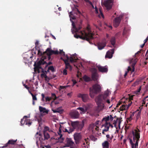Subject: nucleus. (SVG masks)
Wrapping results in <instances>:
<instances>
[{
  "mask_svg": "<svg viewBox=\"0 0 148 148\" xmlns=\"http://www.w3.org/2000/svg\"><path fill=\"white\" fill-rule=\"evenodd\" d=\"M113 2L114 0H106L104 1L102 4L107 9L109 10L112 8Z\"/></svg>",
  "mask_w": 148,
  "mask_h": 148,
  "instance_id": "8",
  "label": "nucleus"
},
{
  "mask_svg": "<svg viewBox=\"0 0 148 148\" xmlns=\"http://www.w3.org/2000/svg\"><path fill=\"white\" fill-rule=\"evenodd\" d=\"M46 63V62L44 61L43 60L39 61L37 63L35 62L34 65V70L35 72H37L38 73H40V69H41L42 73L41 75V77H44L45 80H47V78H48V80H49V79L48 78L47 76L46 75V74L44 72L43 69L40 66L42 64H44Z\"/></svg>",
  "mask_w": 148,
  "mask_h": 148,
  "instance_id": "2",
  "label": "nucleus"
},
{
  "mask_svg": "<svg viewBox=\"0 0 148 148\" xmlns=\"http://www.w3.org/2000/svg\"><path fill=\"white\" fill-rule=\"evenodd\" d=\"M90 138L92 140L94 141H95L97 139V138H96L93 135H92L90 136Z\"/></svg>",
  "mask_w": 148,
  "mask_h": 148,
  "instance_id": "39",
  "label": "nucleus"
},
{
  "mask_svg": "<svg viewBox=\"0 0 148 148\" xmlns=\"http://www.w3.org/2000/svg\"><path fill=\"white\" fill-rule=\"evenodd\" d=\"M74 138L75 143L78 144L82 138V136L80 133H76L74 135Z\"/></svg>",
  "mask_w": 148,
  "mask_h": 148,
  "instance_id": "12",
  "label": "nucleus"
},
{
  "mask_svg": "<svg viewBox=\"0 0 148 148\" xmlns=\"http://www.w3.org/2000/svg\"><path fill=\"white\" fill-rule=\"evenodd\" d=\"M64 62L65 64V69H69L70 70L72 69V67L69 62H67V60H64Z\"/></svg>",
  "mask_w": 148,
  "mask_h": 148,
  "instance_id": "25",
  "label": "nucleus"
},
{
  "mask_svg": "<svg viewBox=\"0 0 148 148\" xmlns=\"http://www.w3.org/2000/svg\"><path fill=\"white\" fill-rule=\"evenodd\" d=\"M95 9L96 13L97 14L98 13V8L96 6H95Z\"/></svg>",
  "mask_w": 148,
  "mask_h": 148,
  "instance_id": "53",
  "label": "nucleus"
},
{
  "mask_svg": "<svg viewBox=\"0 0 148 148\" xmlns=\"http://www.w3.org/2000/svg\"><path fill=\"white\" fill-rule=\"evenodd\" d=\"M51 97L52 99H53V100H55L57 98V97H56L55 94L54 93H52L51 94Z\"/></svg>",
  "mask_w": 148,
  "mask_h": 148,
  "instance_id": "38",
  "label": "nucleus"
},
{
  "mask_svg": "<svg viewBox=\"0 0 148 148\" xmlns=\"http://www.w3.org/2000/svg\"><path fill=\"white\" fill-rule=\"evenodd\" d=\"M63 131L65 132H67L69 134H70L73 132V130L71 129V127H68V129H65L64 130H63Z\"/></svg>",
  "mask_w": 148,
  "mask_h": 148,
  "instance_id": "30",
  "label": "nucleus"
},
{
  "mask_svg": "<svg viewBox=\"0 0 148 148\" xmlns=\"http://www.w3.org/2000/svg\"><path fill=\"white\" fill-rule=\"evenodd\" d=\"M49 128L48 127L46 126L44 128V131H45V132H47V130H49Z\"/></svg>",
  "mask_w": 148,
  "mask_h": 148,
  "instance_id": "49",
  "label": "nucleus"
},
{
  "mask_svg": "<svg viewBox=\"0 0 148 148\" xmlns=\"http://www.w3.org/2000/svg\"><path fill=\"white\" fill-rule=\"evenodd\" d=\"M84 140H85V142H86V144L87 145H89V144H90L89 142L87 141V139L86 138H85L84 139Z\"/></svg>",
  "mask_w": 148,
  "mask_h": 148,
  "instance_id": "58",
  "label": "nucleus"
},
{
  "mask_svg": "<svg viewBox=\"0 0 148 148\" xmlns=\"http://www.w3.org/2000/svg\"><path fill=\"white\" fill-rule=\"evenodd\" d=\"M52 110L53 111V112L54 113L58 112L61 113H62V111H57L56 110H54L53 109H52Z\"/></svg>",
  "mask_w": 148,
  "mask_h": 148,
  "instance_id": "43",
  "label": "nucleus"
},
{
  "mask_svg": "<svg viewBox=\"0 0 148 148\" xmlns=\"http://www.w3.org/2000/svg\"><path fill=\"white\" fill-rule=\"evenodd\" d=\"M72 25L73 26V28L71 29V32L73 34L78 32V31L81 28L80 26H79L78 27H76L74 23L73 22L72 23Z\"/></svg>",
  "mask_w": 148,
  "mask_h": 148,
  "instance_id": "17",
  "label": "nucleus"
},
{
  "mask_svg": "<svg viewBox=\"0 0 148 148\" xmlns=\"http://www.w3.org/2000/svg\"><path fill=\"white\" fill-rule=\"evenodd\" d=\"M123 99H123L122 100H123ZM121 102H124V101H119L116 107H118L122 103Z\"/></svg>",
  "mask_w": 148,
  "mask_h": 148,
  "instance_id": "45",
  "label": "nucleus"
},
{
  "mask_svg": "<svg viewBox=\"0 0 148 148\" xmlns=\"http://www.w3.org/2000/svg\"><path fill=\"white\" fill-rule=\"evenodd\" d=\"M78 97L81 98L83 101L85 102H87L89 100V96L87 94L80 93L78 95Z\"/></svg>",
  "mask_w": 148,
  "mask_h": 148,
  "instance_id": "14",
  "label": "nucleus"
},
{
  "mask_svg": "<svg viewBox=\"0 0 148 148\" xmlns=\"http://www.w3.org/2000/svg\"><path fill=\"white\" fill-rule=\"evenodd\" d=\"M97 67L99 71L102 73H106L108 71V67L107 66H97Z\"/></svg>",
  "mask_w": 148,
  "mask_h": 148,
  "instance_id": "13",
  "label": "nucleus"
},
{
  "mask_svg": "<svg viewBox=\"0 0 148 148\" xmlns=\"http://www.w3.org/2000/svg\"><path fill=\"white\" fill-rule=\"evenodd\" d=\"M59 53L61 54L62 55V56H66L65 52H64L62 50H60V52H59Z\"/></svg>",
  "mask_w": 148,
  "mask_h": 148,
  "instance_id": "42",
  "label": "nucleus"
},
{
  "mask_svg": "<svg viewBox=\"0 0 148 148\" xmlns=\"http://www.w3.org/2000/svg\"><path fill=\"white\" fill-rule=\"evenodd\" d=\"M106 43L104 40L98 42L97 45L98 49L100 50L102 49L106 46Z\"/></svg>",
  "mask_w": 148,
  "mask_h": 148,
  "instance_id": "18",
  "label": "nucleus"
},
{
  "mask_svg": "<svg viewBox=\"0 0 148 148\" xmlns=\"http://www.w3.org/2000/svg\"><path fill=\"white\" fill-rule=\"evenodd\" d=\"M112 115H110L109 116V118H110V120L111 121H112L114 119V118L112 116Z\"/></svg>",
  "mask_w": 148,
  "mask_h": 148,
  "instance_id": "50",
  "label": "nucleus"
},
{
  "mask_svg": "<svg viewBox=\"0 0 148 148\" xmlns=\"http://www.w3.org/2000/svg\"><path fill=\"white\" fill-rule=\"evenodd\" d=\"M124 102L125 103H127L128 105H122L120 107V109L121 110H126L131 105L132 102L130 101V99H126L125 101H124Z\"/></svg>",
  "mask_w": 148,
  "mask_h": 148,
  "instance_id": "9",
  "label": "nucleus"
},
{
  "mask_svg": "<svg viewBox=\"0 0 148 148\" xmlns=\"http://www.w3.org/2000/svg\"><path fill=\"white\" fill-rule=\"evenodd\" d=\"M59 53L58 50L53 51L52 50V54H58Z\"/></svg>",
  "mask_w": 148,
  "mask_h": 148,
  "instance_id": "44",
  "label": "nucleus"
},
{
  "mask_svg": "<svg viewBox=\"0 0 148 148\" xmlns=\"http://www.w3.org/2000/svg\"><path fill=\"white\" fill-rule=\"evenodd\" d=\"M54 100H53V101H52L51 103H52V102H54V103L55 105H57L59 103V102L58 101H54Z\"/></svg>",
  "mask_w": 148,
  "mask_h": 148,
  "instance_id": "52",
  "label": "nucleus"
},
{
  "mask_svg": "<svg viewBox=\"0 0 148 148\" xmlns=\"http://www.w3.org/2000/svg\"><path fill=\"white\" fill-rule=\"evenodd\" d=\"M110 92L108 89L105 91L103 94H99L95 99L97 106L94 109V112L93 114L98 113L102 110L104 107L103 103L105 102L108 103H110V101L108 99V97Z\"/></svg>",
  "mask_w": 148,
  "mask_h": 148,
  "instance_id": "1",
  "label": "nucleus"
},
{
  "mask_svg": "<svg viewBox=\"0 0 148 148\" xmlns=\"http://www.w3.org/2000/svg\"><path fill=\"white\" fill-rule=\"evenodd\" d=\"M45 64H47L46 65V66H47L48 65H50L51 64H52V63L50 62H49L47 64L46 62Z\"/></svg>",
  "mask_w": 148,
  "mask_h": 148,
  "instance_id": "62",
  "label": "nucleus"
},
{
  "mask_svg": "<svg viewBox=\"0 0 148 148\" xmlns=\"http://www.w3.org/2000/svg\"><path fill=\"white\" fill-rule=\"evenodd\" d=\"M133 134L134 136L133 141L135 142V144L131 145L132 148H137L138 146V141L140 138V133L138 132L137 130H135L133 132Z\"/></svg>",
  "mask_w": 148,
  "mask_h": 148,
  "instance_id": "6",
  "label": "nucleus"
},
{
  "mask_svg": "<svg viewBox=\"0 0 148 148\" xmlns=\"http://www.w3.org/2000/svg\"><path fill=\"white\" fill-rule=\"evenodd\" d=\"M133 96H134V95H132L131 96H130L129 97V98H127L126 99H130V102L132 101L131 100L133 99Z\"/></svg>",
  "mask_w": 148,
  "mask_h": 148,
  "instance_id": "46",
  "label": "nucleus"
},
{
  "mask_svg": "<svg viewBox=\"0 0 148 148\" xmlns=\"http://www.w3.org/2000/svg\"><path fill=\"white\" fill-rule=\"evenodd\" d=\"M45 101L46 102L47 101H51L52 99V97H46L45 98Z\"/></svg>",
  "mask_w": 148,
  "mask_h": 148,
  "instance_id": "41",
  "label": "nucleus"
},
{
  "mask_svg": "<svg viewBox=\"0 0 148 148\" xmlns=\"http://www.w3.org/2000/svg\"><path fill=\"white\" fill-rule=\"evenodd\" d=\"M84 1L88 3L89 4H91V2L89 0H84Z\"/></svg>",
  "mask_w": 148,
  "mask_h": 148,
  "instance_id": "56",
  "label": "nucleus"
},
{
  "mask_svg": "<svg viewBox=\"0 0 148 148\" xmlns=\"http://www.w3.org/2000/svg\"><path fill=\"white\" fill-rule=\"evenodd\" d=\"M74 144V143L71 138H66V145L67 147H71L73 146Z\"/></svg>",
  "mask_w": 148,
  "mask_h": 148,
  "instance_id": "23",
  "label": "nucleus"
},
{
  "mask_svg": "<svg viewBox=\"0 0 148 148\" xmlns=\"http://www.w3.org/2000/svg\"><path fill=\"white\" fill-rule=\"evenodd\" d=\"M108 125L109 126V127H110L111 128H112L113 127V125L111 124L110 123H108Z\"/></svg>",
  "mask_w": 148,
  "mask_h": 148,
  "instance_id": "55",
  "label": "nucleus"
},
{
  "mask_svg": "<svg viewBox=\"0 0 148 148\" xmlns=\"http://www.w3.org/2000/svg\"><path fill=\"white\" fill-rule=\"evenodd\" d=\"M49 70L51 71L52 72H54L55 69H54L53 66H49L48 68V69L47 70V71L49 72Z\"/></svg>",
  "mask_w": 148,
  "mask_h": 148,
  "instance_id": "35",
  "label": "nucleus"
},
{
  "mask_svg": "<svg viewBox=\"0 0 148 148\" xmlns=\"http://www.w3.org/2000/svg\"><path fill=\"white\" fill-rule=\"evenodd\" d=\"M131 70V67L130 66H129L128 67V69H127V71H125V73L124 75V77H125L127 76L128 72L130 71Z\"/></svg>",
  "mask_w": 148,
  "mask_h": 148,
  "instance_id": "37",
  "label": "nucleus"
},
{
  "mask_svg": "<svg viewBox=\"0 0 148 148\" xmlns=\"http://www.w3.org/2000/svg\"><path fill=\"white\" fill-rule=\"evenodd\" d=\"M27 117V116H24L23 118L21 119V123L22 125L25 124L26 125H27L29 126L31 125L32 122H30L29 121L28 122L27 119H25V118H26Z\"/></svg>",
  "mask_w": 148,
  "mask_h": 148,
  "instance_id": "16",
  "label": "nucleus"
},
{
  "mask_svg": "<svg viewBox=\"0 0 148 148\" xmlns=\"http://www.w3.org/2000/svg\"><path fill=\"white\" fill-rule=\"evenodd\" d=\"M87 107L86 106H85L84 108H77V109L80 110L82 113H85L87 111Z\"/></svg>",
  "mask_w": 148,
  "mask_h": 148,
  "instance_id": "27",
  "label": "nucleus"
},
{
  "mask_svg": "<svg viewBox=\"0 0 148 148\" xmlns=\"http://www.w3.org/2000/svg\"><path fill=\"white\" fill-rule=\"evenodd\" d=\"M71 125L72 128L71 127V129L73 130V131L75 129H76L78 131H81L83 127L84 126V123H80L78 121H71Z\"/></svg>",
  "mask_w": 148,
  "mask_h": 148,
  "instance_id": "5",
  "label": "nucleus"
},
{
  "mask_svg": "<svg viewBox=\"0 0 148 148\" xmlns=\"http://www.w3.org/2000/svg\"><path fill=\"white\" fill-rule=\"evenodd\" d=\"M148 40V37L144 40V43H145Z\"/></svg>",
  "mask_w": 148,
  "mask_h": 148,
  "instance_id": "61",
  "label": "nucleus"
},
{
  "mask_svg": "<svg viewBox=\"0 0 148 148\" xmlns=\"http://www.w3.org/2000/svg\"><path fill=\"white\" fill-rule=\"evenodd\" d=\"M29 92L30 93L31 95H32V99H33V102L32 104L33 105H35V102L34 101H36L37 100V98L36 96V95H34L33 93H32L29 90Z\"/></svg>",
  "mask_w": 148,
  "mask_h": 148,
  "instance_id": "29",
  "label": "nucleus"
},
{
  "mask_svg": "<svg viewBox=\"0 0 148 148\" xmlns=\"http://www.w3.org/2000/svg\"><path fill=\"white\" fill-rule=\"evenodd\" d=\"M114 49H112L107 52L105 56V58H111L112 56V55L114 53Z\"/></svg>",
  "mask_w": 148,
  "mask_h": 148,
  "instance_id": "20",
  "label": "nucleus"
},
{
  "mask_svg": "<svg viewBox=\"0 0 148 148\" xmlns=\"http://www.w3.org/2000/svg\"><path fill=\"white\" fill-rule=\"evenodd\" d=\"M102 126L103 127H105L104 129H106L107 128H108V130H109V126L108 125V123H105Z\"/></svg>",
  "mask_w": 148,
  "mask_h": 148,
  "instance_id": "40",
  "label": "nucleus"
},
{
  "mask_svg": "<svg viewBox=\"0 0 148 148\" xmlns=\"http://www.w3.org/2000/svg\"><path fill=\"white\" fill-rule=\"evenodd\" d=\"M129 139H130V144L131 145H132V144H134L133 143L132 140V139H131L130 138Z\"/></svg>",
  "mask_w": 148,
  "mask_h": 148,
  "instance_id": "59",
  "label": "nucleus"
},
{
  "mask_svg": "<svg viewBox=\"0 0 148 148\" xmlns=\"http://www.w3.org/2000/svg\"><path fill=\"white\" fill-rule=\"evenodd\" d=\"M43 135L44 138H42V140H47L50 138L49 134L47 132L45 131H43Z\"/></svg>",
  "mask_w": 148,
  "mask_h": 148,
  "instance_id": "24",
  "label": "nucleus"
},
{
  "mask_svg": "<svg viewBox=\"0 0 148 148\" xmlns=\"http://www.w3.org/2000/svg\"><path fill=\"white\" fill-rule=\"evenodd\" d=\"M23 86H25V88H26L28 90H29V88L27 86V85L25 84H24Z\"/></svg>",
  "mask_w": 148,
  "mask_h": 148,
  "instance_id": "57",
  "label": "nucleus"
},
{
  "mask_svg": "<svg viewBox=\"0 0 148 148\" xmlns=\"http://www.w3.org/2000/svg\"><path fill=\"white\" fill-rule=\"evenodd\" d=\"M72 81L73 82L74 84H75L77 83V82L75 80L73 79L72 80Z\"/></svg>",
  "mask_w": 148,
  "mask_h": 148,
  "instance_id": "60",
  "label": "nucleus"
},
{
  "mask_svg": "<svg viewBox=\"0 0 148 148\" xmlns=\"http://www.w3.org/2000/svg\"><path fill=\"white\" fill-rule=\"evenodd\" d=\"M98 75L97 73V70L95 68L92 69V78L94 81H96L97 79Z\"/></svg>",
  "mask_w": 148,
  "mask_h": 148,
  "instance_id": "15",
  "label": "nucleus"
},
{
  "mask_svg": "<svg viewBox=\"0 0 148 148\" xmlns=\"http://www.w3.org/2000/svg\"><path fill=\"white\" fill-rule=\"evenodd\" d=\"M99 11H100V14L101 16L103 18H104V16L103 15V13H102V12L101 10L100 9H99Z\"/></svg>",
  "mask_w": 148,
  "mask_h": 148,
  "instance_id": "54",
  "label": "nucleus"
},
{
  "mask_svg": "<svg viewBox=\"0 0 148 148\" xmlns=\"http://www.w3.org/2000/svg\"><path fill=\"white\" fill-rule=\"evenodd\" d=\"M109 119V116H107L103 118L102 119V121L103 122L105 121V123H108L107 122V121L110 120Z\"/></svg>",
  "mask_w": 148,
  "mask_h": 148,
  "instance_id": "33",
  "label": "nucleus"
},
{
  "mask_svg": "<svg viewBox=\"0 0 148 148\" xmlns=\"http://www.w3.org/2000/svg\"><path fill=\"white\" fill-rule=\"evenodd\" d=\"M66 69H65L63 71V74L64 75H66L67 74V70Z\"/></svg>",
  "mask_w": 148,
  "mask_h": 148,
  "instance_id": "47",
  "label": "nucleus"
},
{
  "mask_svg": "<svg viewBox=\"0 0 148 148\" xmlns=\"http://www.w3.org/2000/svg\"><path fill=\"white\" fill-rule=\"evenodd\" d=\"M44 54H45V56L43 59H41L40 60H43L44 61V60L48 58V60H50L51 59V55H52V50L50 48H47L46 51L44 52Z\"/></svg>",
  "mask_w": 148,
  "mask_h": 148,
  "instance_id": "7",
  "label": "nucleus"
},
{
  "mask_svg": "<svg viewBox=\"0 0 148 148\" xmlns=\"http://www.w3.org/2000/svg\"><path fill=\"white\" fill-rule=\"evenodd\" d=\"M127 119H128L129 121H131L132 119V117L131 116H130V117H129Z\"/></svg>",
  "mask_w": 148,
  "mask_h": 148,
  "instance_id": "64",
  "label": "nucleus"
},
{
  "mask_svg": "<svg viewBox=\"0 0 148 148\" xmlns=\"http://www.w3.org/2000/svg\"><path fill=\"white\" fill-rule=\"evenodd\" d=\"M61 129H62V127L61 125H60V127H59V132H58V134L60 136L59 137H58L57 138L55 137L54 138V139H55L56 140H58V142H59L60 143H62L63 142L64 138L62 137V135L61 134L62 132Z\"/></svg>",
  "mask_w": 148,
  "mask_h": 148,
  "instance_id": "10",
  "label": "nucleus"
},
{
  "mask_svg": "<svg viewBox=\"0 0 148 148\" xmlns=\"http://www.w3.org/2000/svg\"><path fill=\"white\" fill-rule=\"evenodd\" d=\"M17 140H8V143L5 144L2 147H0V148L6 147H9L10 145H14L16 143Z\"/></svg>",
  "mask_w": 148,
  "mask_h": 148,
  "instance_id": "19",
  "label": "nucleus"
},
{
  "mask_svg": "<svg viewBox=\"0 0 148 148\" xmlns=\"http://www.w3.org/2000/svg\"><path fill=\"white\" fill-rule=\"evenodd\" d=\"M103 148H109V143L107 141H104L102 143Z\"/></svg>",
  "mask_w": 148,
  "mask_h": 148,
  "instance_id": "28",
  "label": "nucleus"
},
{
  "mask_svg": "<svg viewBox=\"0 0 148 148\" xmlns=\"http://www.w3.org/2000/svg\"><path fill=\"white\" fill-rule=\"evenodd\" d=\"M39 110L40 112L45 113L46 114H48L49 112V110H46L45 108H43L41 106H39Z\"/></svg>",
  "mask_w": 148,
  "mask_h": 148,
  "instance_id": "26",
  "label": "nucleus"
},
{
  "mask_svg": "<svg viewBox=\"0 0 148 148\" xmlns=\"http://www.w3.org/2000/svg\"><path fill=\"white\" fill-rule=\"evenodd\" d=\"M123 16V15H120L119 17L115 18L114 21V25L115 27H117L119 25Z\"/></svg>",
  "mask_w": 148,
  "mask_h": 148,
  "instance_id": "11",
  "label": "nucleus"
},
{
  "mask_svg": "<svg viewBox=\"0 0 148 148\" xmlns=\"http://www.w3.org/2000/svg\"><path fill=\"white\" fill-rule=\"evenodd\" d=\"M108 131V128H107L106 129H103V130L102 133L103 134H105L104 132Z\"/></svg>",
  "mask_w": 148,
  "mask_h": 148,
  "instance_id": "48",
  "label": "nucleus"
},
{
  "mask_svg": "<svg viewBox=\"0 0 148 148\" xmlns=\"http://www.w3.org/2000/svg\"><path fill=\"white\" fill-rule=\"evenodd\" d=\"M66 60H63L64 61V60H67V62H69V60H70V62H76L77 60L78 59L77 58H75V57H74V58L73 57L71 56L70 57H68L67 55L66 56Z\"/></svg>",
  "mask_w": 148,
  "mask_h": 148,
  "instance_id": "21",
  "label": "nucleus"
},
{
  "mask_svg": "<svg viewBox=\"0 0 148 148\" xmlns=\"http://www.w3.org/2000/svg\"><path fill=\"white\" fill-rule=\"evenodd\" d=\"M83 78L86 82H88L90 80V78L86 75H84Z\"/></svg>",
  "mask_w": 148,
  "mask_h": 148,
  "instance_id": "34",
  "label": "nucleus"
},
{
  "mask_svg": "<svg viewBox=\"0 0 148 148\" xmlns=\"http://www.w3.org/2000/svg\"><path fill=\"white\" fill-rule=\"evenodd\" d=\"M38 53L37 54L39 56H42V58H45V54H44V52H42V51H41L40 50H38Z\"/></svg>",
  "mask_w": 148,
  "mask_h": 148,
  "instance_id": "32",
  "label": "nucleus"
},
{
  "mask_svg": "<svg viewBox=\"0 0 148 148\" xmlns=\"http://www.w3.org/2000/svg\"><path fill=\"white\" fill-rule=\"evenodd\" d=\"M145 100H144V99H143V103H142V104L143 105H144V104H145Z\"/></svg>",
  "mask_w": 148,
  "mask_h": 148,
  "instance_id": "63",
  "label": "nucleus"
},
{
  "mask_svg": "<svg viewBox=\"0 0 148 148\" xmlns=\"http://www.w3.org/2000/svg\"><path fill=\"white\" fill-rule=\"evenodd\" d=\"M80 33L81 34V36L77 35V34L76 33L74 34V37L76 38H79L80 39L86 40L87 41L90 39H93V35L90 33L89 32L88 33H87L85 32H82V31H81Z\"/></svg>",
  "mask_w": 148,
  "mask_h": 148,
  "instance_id": "4",
  "label": "nucleus"
},
{
  "mask_svg": "<svg viewBox=\"0 0 148 148\" xmlns=\"http://www.w3.org/2000/svg\"><path fill=\"white\" fill-rule=\"evenodd\" d=\"M136 63H134L132 64L131 65L132 69L131 68V70L130 71H131V73L135 71L134 66L135 65Z\"/></svg>",
  "mask_w": 148,
  "mask_h": 148,
  "instance_id": "36",
  "label": "nucleus"
},
{
  "mask_svg": "<svg viewBox=\"0 0 148 148\" xmlns=\"http://www.w3.org/2000/svg\"><path fill=\"white\" fill-rule=\"evenodd\" d=\"M110 42L112 45L113 46H114L115 45L116 42V38L115 37H112L110 40Z\"/></svg>",
  "mask_w": 148,
  "mask_h": 148,
  "instance_id": "31",
  "label": "nucleus"
},
{
  "mask_svg": "<svg viewBox=\"0 0 148 148\" xmlns=\"http://www.w3.org/2000/svg\"><path fill=\"white\" fill-rule=\"evenodd\" d=\"M41 96H42V99H41V100L42 101H45V100L44 99V98L45 97V95H44L42 93L41 94Z\"/></svg>",
  "mask_w": 148,
  "mask_h": 148,
  "instance_id": "51",
  "label": "nucleus"
},
{
  "mask_svg": "<svg viewBox=\"0 0 148 148\" xmlns=\"http://www.w3.org/2000/svg\"><path fill=\"white\" fill-rule=\"evenodd\" d=\"M101 88L100 85L97 83L94 84L89 88V95L91 98H93L94 94H97L100 92Z\"/></svg>",
  "mask_w": 148,
  "mask_h": 148,
  "instance_id": "3",
  "label": "nucleus"
},
{
  "mask_svg": "<svg viewBox=\"0 0 148 148\" xmlns=\"http://www.w3.org/2000/svg\"><path fill=\"white\" fill-rule=\"evenodd\" d=\"M70 114L71 117L73 119H77L79 117V114L77 111L72 112Z\"/></svg>",
  "mask_w": 148,
  "mask_h": 148,
  "instance_id": "22",
  "label": "nucleus"
}]
</instances>
